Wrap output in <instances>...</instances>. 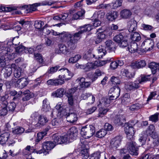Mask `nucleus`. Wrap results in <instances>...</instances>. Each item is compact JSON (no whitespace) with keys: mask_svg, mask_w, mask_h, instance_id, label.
I'll use <instances>...</instances> for the list:
<instances>
[{"mask_svg":"<svg viewBox=\"0 0 159 159\" xmlns=\"http://www.w3.org/2000/svg\"><path fill=\"white\" fill-rule=\"evenodd\" d=\"M93 29L92 25L90 24L84 25V26L80 28V30L79 32L75 33L67 34L66 35L69 37H72V42H69L68 43L70 47H71L74 49L76 47L78 41L81 37V34L85 32L90 31Z\"/></svg>","mask_w":159,"mask_h":159,"instance_id":"obj_1","label":"nucleus"},{"mask_svg":"<svg viewBox=\"0 0 159 159\" xmlns=\"http://www.w3.org/2000/svg\"><path fill=\"white\" fill-rule=\"evenodd\" d=\"M51 34L54 36H59V37L62 40L63 42H65L66 45H67L70 49H74V48H73L69 45L68 42H72L71 40H72V37H69L67 36L66 35L67 34H71V33L68 32H63L61 33L57 32L53 30H51Z\"/></svg>","mask_w":159,"mask_h":159,"instance_id":"obj_2","label":"nucleus"},{"mask_svg":"<svg viewBox=\"0 0 159 159\" xmlns=\"http://www.w3.org/2000/svg\"><path fill=\"white\" fill-rule=\"evenodd\" d=\"M95 132V128L92 125L83 127L81 130L80 134L85 139L92 137Z\"/></svg>","mask_w":159,"mask_h":159,"instance_id":"obj_3","label":"nucleus"},{"mask_svg":"<svg viewBox=\"0 0 159 159\" xmlns=\"http://www.w3.org/2000/svg\"><path fill=\"white\" fill-rule=\"evenodd\" d=\"M55 146L54 143L51 141H46L42 144L43 149L39 150H35V152L37 153L40 154L42 153H44L46 150H50Z\"/></svg>","mask_w":159,"mask_h":159,"instance_id":"obj_4","label":"nucleus"},{"mask_svg":"<svg viewBox=\"0 0 159 159\" xmlns=\"http://www.w3.org/2000/svg\"><path fill=\"white\" fill-rule=\"evenodd\" d=\"M80 146L82 149L80 153V155L82 159H87L89 156V147L87 143L84 142L83 140H81Z\"/></svg>","mask_w":159,"mask_h":159,"instance_id":"obj_5","label":"nucleus"},{"mask_svg":"<svg viewBox=\"0 0 159 159\" xmlns=\"http://www.w3.org/2000/svg\"><path fill=\"white\" fill-rule=\"evenodd\" d=\"M59 71L61 73V75H59V78L61 81H63L64 83L65 82V80H70L73 76V74L70 73L67 69L63 68L60 69Z\"/></svg>","mask_w":159,"mask_h":159,"instance_id":"obj_6","label":"nucleus"},{"mask_svg":"<svg viewBox=\"0 0 159 159\" xmlns=\"http://www.w3.org/2000/svg\"><path fill=\"white\" fill-rule=\"evenodd\" d=\"M136 145L135 142L132 141L128 142L126 145L128 152L131 155L136 156L138 154V148Z\"/></svg>","mask_w":159,"mask_h":159,"instance_id":"obj_7","label":"nucleus"},{"mask_svg":"<svg viewBox=\"0 0 159 159\" xmlns=\"http://www.w3.org/2000/svg\"><path fill=\"white\" fill-rule=\"evenodd\" d=\"M76 91V89L72 88L68 90L66 93V96L68 98L69 104L70 106L74 104L75 101L77 99V97H74L73 94Z\"/></svg>","mask_w":159,"mask_h":159,"instance_id":"obj_8","label":"nucleus"},{"mask_svg":"<svg viewBox=\"0 0 159 159\" xmlns=\"http://www.w3.org/2000/svg\"><path fill=\"white\" fill-rule=\"evenodd\" d=\"M12 82L13 83L16 87L20 89L25 87L28 84L27 79L23 77L18 79L17 80L14 79L12 80Z\"/></svg>","mask_w":159,"mask_h":159,"instance_id":"obj_9","label":"nucleus"},{"mask_svg":"<svg viewBox=\"0 0 159 159\" xmlns=\"http://www.w3.org/2000/svg\"><path fill=\"white\" fill-rule=\"evenodd\" d=\"M1 53L3 55H5L10 60L13 59L14 58V54L11 53L12 49L10 47L3 46L1 48Z\"/></svg>","mask_w":159,"mask_h":159,"instance_id":"obj_10","label":"nucleus"},{"mask_svg":"<svg viewBox=\"0 0 159 159\" xmlns=\"http://www.w3.org/2000/svg\"><path fill=\"white\" fill-rule=\"evenodd\" d=\"M10 134L6 132L2 134L0 136V143L2 144H5L8 141L9 145L14 143L15 141L13 140H11V139L10 137Z\"/></svg>","mask_w":159,"mask_h":159,"instance_id":"obj_11","label":"nucleus"},{"mask_svg":"<svg viewBox=\"0 0 159 159\" xmlns=\"http://www.w3.org/2000/svg\"><path fill=\"white\" fill-rule=\"evenodd\" d=\"M153 41L151 39H146L142 43L141 47L145 51H150L154 47Z\"/></svg>","mask_w":159,"mask_h":159,"instance_id":"obj_12","label":"nucleus"},{"mask_svg":"<svg viewBox=\"0 0 159 159\" xmlns=\"http://www.w3.org/2000/svg\"><path fill=\"white\" fill-rule=\"evenodd\" d=\"M77 65V64H76ZM78 68H80L83 69L85 71H89L93 69H96L95 63L94 62H89L87 63L85 65H80L78 66H76Z\"/></svg>","mask_w":159,"mask_h":159,"instance_id":"obj_13","label":"nucleus"},{"mask_svg":"<svg viewBox=\"0 0 159 159\" xmlns=\"http://www.w3.org/2000/svg\"><path fill=\"white\" fill-rule=\"evenodd\" d=\"M140 87L137 81L135 80L134 82H130L127 83L125 85V89L127 91L134 90Z\"/></svg>","mask_w":159,"mask_h":159,"instance_id":"obj_14","label":"nucleus"},{"mask_svg":"<svg viewBox=\"0 0 159 159\" xmlns=\"http://www.w3.org/2000/svg\"><path fill=\"white\" fill-rule=\"evenodd\" d=\"M127 125V124H125L124 130L126 134L127 139L132 140L133 139L135 131L133 127H130Z\"/></svg>","mask_w":159,"mask_h":159,"instance_id":"obj_15","label":"nucleus"},{"mask_svg":"<svg viewBox=\"0 0 159 159\" xmlns=\"http://www.w3.org/2000/svg\"><path fill=\"white\" fill-rule=\"evenodd\" d=\"M81 98L84 100H87L90 104H93L95 100V95L90 93H83L81 95Z\"/></svg>","mask_w":159,"mask_h":159,"instance_id":"obj_16","label":"nucleus"},{"mask_svg":"<svg viewBox=\"0 0 159 159\" xmlns=\"http://www.w3.org/2000/svg\"><path fill=\"white\" fill-rule=\"evenodd\" d=\"M120 89L118 86H115L111 88L109 90L110 93H112V95L110 96L112 99H116L120 95Z\"/></svg>","mask_w":159,"mask_h":159,"instance_id":"obj_17","label":"nucleus"},{"mask_svg":"<svg viewBox=\"0 0 159 159\" xmlns=\"http://www.w3.org/2000/svg\"><path fill=\"white\" fill-rule=\"evenodd\" d=\"M146 65L145 61L141 60L132 62L130 66L134 69H140L145 67Z\"/></svg>","mask_w":159,"mask_h":159,"instance_id":"obj_18","label":"nucleus"},{"mask_svg":"<svg viewBox=\"0 0 159 159\" xmlns=\"http://www.w3.org/2000/svg\"><path fill=\"white\" fill-rule=\"evenodd\" d=\"M11 67L13 68L14 77L17 78H20L23 74L22 69L17 66L15 64H12Z\"/></svg>","mask_w":159,"mask_h":159,"instance_id":"obj_19","label":"nucleus"},{"mask_svg":"<svg viewBox=\"0 0 159 159\" xmlns=\"http://www.w3.org/2000/svg\"><path fill=\"white\" fill-rule=\"evenodd\" d=\"M127 27L128 28L129 32L132 33L137 29V23L136 21L134 19L130 20L128 22Z\"/></svg>","mask_w":159,"mask_h":159,"instance_id":"obj_20","label":"nucleus"},{"mask_svg":"<svg viewBox=\"0 0 159 159\" xmlns=\"http://www.w3.org/2000/svg\"><path fill=\"white\" fill-rule=\"evenodd\" d=\"M78 134V129L75 127H71L69 129L67 133V134H68L71 140L76 139L77 136Z\"/></svg>","mask_w":159,"mask_h":159,"instance_id":"obj_21","label":"nucleus"},{"mask_svg":"<svg viewBox=\"0 0 159 159\" xmlns=\"http://www.w3.org/2000/svg\"><path fill=\"white\" fill-rule=\"evenodd\" d=\"M66 118L67 121L71 123H75L78 120L77 116L75 113H69L67 115Z\"/></svg>","mask_w":159,"mask_h":159,"instance_id":"obj_22","label":"nucleus"},{"mask_svg":"<svg viewBox=\"0 0 159 159\" xmlns=\"http://www.w3.org/2000/svg\"><path fill=\"white\" fill-rule=\"evenodd\" d=\"M121 139V137L119 136L116 137L112 139L111 142V147L115 149L117 148L120 144Z\"/></svg>","mask_w":159,"mask_h":159,"instance_id":"obj_23","label":"nucleus"},{"mask_svg":"<svg viewBox=\"0 0 159 159\" xmlns=\"http://www.w3.org/2000/svg\"><path fill=\"white\" fill-rule=\"evenodd\" d=\"M125 32H122L119 34L115 36L114 37V40L115 41L119 43L124 39L125 38H127L128 36V34H125Z\"/></svg>","mask_w":159,"mask_h":159,"instance_id":"obj_24","label":"nucleus"},{"mask_svg":"<svg viewBox=\"0 0 159 159\" xmlns=\"http://www.w3.org/2000/svg\"><path fill=\"white\" fill-rule=\"evenodd\" d=\"M7 102L6 101H4L2 102L0 108V115H6L7 112Z\"/></svg>","mask_w":159,"mask_h":159,"instance_id":"obj_25","label":"nucleus"},{"mask_svg":"<svg viewBox=\"0 0 159 159\" xmlns=\"http://www.w3.org/2000/svg\"><path fill=\"white\" fill-rule=\"evenodd\" d=\"M113 100L111 97L108 98H103L101 101L100 102V103L102 107H107L109 106V104L111 102V100Z\"/></svg>","mask_w":159,"mask_h":159,"instance_id":"obj_26","label":"nucleus"},{"mask_svg":"<svg viewBox=\"0 0 159 159\" xmlns=\"http://www.w3.org/2000/svg\"><path fill=\"white\" fill-rule=\"evenodd\" d=\"M46 134L47 133L45 131L40 132L37 134L36 139L35 140L36 149H39L38 147L37 146L38 145V143L43 139V137L46 135Z\"/></svg>","mask_w":159,"mask_h":159,"instance_id":"obj_27","label":"nucleus"},{"mask_svg":"<svg viewBox=\"0 0 159 159\" xmlns=\"http://www.w3.org/2000/svg\"><path fill=\"white\" fill-rule=\"evenodd\" d=\"M47 83L48 85L55 86L64 84L63 81H61L59 79L55 80L50 79L47 81Z\"/></svg>","mask_w":159,"mask_h":159,"instance_id":"obj_28","label":"nucleus"},{"mask_svg":"<svg viewBox=\"0 0 159 159\" xmlns=\"http://www.w3.org/2000/svg\"><path fill=\"white\" fill-rule=\"evenodd\" d=\"M107 19L110 21L115 20L118 16L117 13L116 11H112L107 13L106 15Z\"/></svg>","mask_w":159,"mask_h":159,"instance_id":"obj_29","label":"nucleus"},{"mask_svg":"<svg viewBox=\"0 0 159 159\" xmlns=\"http://www.w3.org/2000/svg\"><path fill=\"white\" fill-rule=\"evenodd\" d=\"M4 72V77L7 78L9 77L12 73V70L13 68L11 67V65L9 66H6L3 69Z\"/></svg>","mask_w":159,"mask_h":159,"instance_id":"obj_30","label":"nucleus"},{"mask_svg":"<svg viewBox=\"0 0 159 159\" xmlns=\"http://www.w3.org/2000/svg\"><path fill=\"white\" fill-rule=\"evenodd\" d=\"M111 59H109L105 60H98L95 61H94V62L96 68L98 67L103 66L105 65L106 64L110 62L111 61Z\"/></svg>","mask_w":159,"mask_h":159,"instance_id":"obj_31","label":"nucleus"},{"mask_svg":"<svg viewBox=\"0 0 159 159\" xmlns=\"http://www.w3.org/2000/svg\"><path fill=\"white\" fill-rule=\"evenodd\" d=\"M127 48L130 52L134 53L137 52L138 49V44L136 43H131L130 45L128 46Z\"/></svg>","mask_w":159,"mask_h":159,"instance_id":"obj_32","label":"nucleus"},{"mask_svg":"<svg viewBox=\"0 0 159 159\" xmlns=\"http://www.w3.org/2000/svg\"><path fill=\"white\" fill-rule=\"evenodd\" d=\"M33 151V147L28 145L23 150L22 152L24 155H28L29 157L31 158V153Z\"/></svg>","mask_w":159,"mask_h":159,"instance_id":"obj_33","label":"nucleus"},{"mask_svg":"<svg viewBox=\"0 0 159 159\" xmlns=\"http://www.w3.org/2000/svg\"><path fill=\"white\" fill-rule=\"evenodd\" d=\"M105 48L106 50L109 51V52L114 51L115 48L112 43V41L111 40H108L105 42Z\"/></svg>","mask_w":159,"mask_h":159,"instance_id":"obj_34","label":"nucleus"},{"mask_svg":"<svg viewBox=\"0 0 159 159\" xmlns=\"http://www.w3.org/2000/svg\"><path fill=\"white\" fill-rule=\"evenodd\" d=\"M65 93V90L64 89L61 88L57 89L56 91L53 92L52 95L55 97H62Z\"/></svg>","mask_w":159,"mask_h":159,"instance_id":"obj_35","label":"nucleus"},{"mask_svg":"<svg viewBox=\"0 0 159 159\" xmlns=\"http://www.w3.org/2000/svg\"><path fill=\"white\" fill-rule=\"evenodd\" d=\"M48 121L47 118L43 115H40L39 118V121L35 125L36 127H38L40 125H43Z\"/></svg>","mask_w":159,"mask_h":159,"instance_id":"obj_36","label":"nucleus"},{"mask_svg":"<svg viewBox=\"0 0 159 159\" xmlns=\"http://www.w3.org/2000/svg\"><path fill=\"white\" fill-rule=\"evenodd\" d=\"M67 46L68 47L67 45ZM67 48L66 46L64 44H59V53L66 54L70 52V49L72 50L68 47Z\"/></svg>","mask_w":159,"mask_h":159,"instance_id":"obj_37","label":"nucleus"},{"mask_svg":"<svg viewBox=\"0 0 159 159\" xmlns=\"http://www.w3.org/2000/svg\"><path fill=\"white\" fill-rule=\"evenodd\" d=\"M125 118L124 116L119 115L117 116V117L114 120V123L118 125H121L125 121Z\"/></svg>","mask_w":159,"mask_h":159,"instance_id":"obj_38","label":"nucleus"},{"mask_svg":"<svg viewBox=\"0 0 159 159\" xmlns=\"http://www.w3.org/2000/svg\"><path fill=\"white\" fill-rule=\"evenodd\" d=\"M149 67L151 70L153 74H155L158 68H159V64L154 62H152L149 64Z\"/></svg>","mask_w":159,"mask_h":159,"instance_id":"obj_39","label":"nucleus"},{"mask_svg":"<svg viewBox=\"0 0 159 159\" xmlns=\"http://www.w3.org/2000/svg\"><path fill=\"white\" fill-rule=\"evenodd\" d=\"M120 16L124 18H127L132 14L131 12L129 10L124 9L122 10L120 13Z\"/></svg>","mask_w":159,"mask_h":159,"instance_id":"obj_40","label":"nucleus"},{"mask_svg":"<svg viewBox=\"0 0 159 159\" xmlns=\"http://www.w3.org/2000/svg\"><path fill=\"white\" fill-rule=\"evenodd\" d=\"M104 73L99 69H97L94 74L93 75L92 78V81L93 82L97 79L98 77L102 75Z\"/></svg>","mask_w":159,"mask_h":159,"instance_id":"obj_41","label":"nucleus"},{"mask_svg":"<svg viewBox=\"0 0 159 159\" xmlns=\"http://www.w3.org/2000/svg\"><path fill=\"white\" fill-rule=\"evenodd\" d=\"M50 109V106L49 102L47 99H45L43 101L42 110L44 112H47Z\"/></svg>","mask_w":159,"mask_h":159,"instance_id":"obj_42","label":"nucleus"},{"mask_svg":"<svg viewBox=\"0 0 159 159\" xmlns=\"http://www.w3.org/2000/svg\"><path fill=\"white\" fill-rule=\"evenodd\" d=\"M131 39L134 41L138 42L141 39V37L139 33L135 32L131 35Z\"/></svg>","mask_w":159,"mask_h":159,"instance_id":"obj_43","label":"nucleus"},{"mask_svg":"<svg viewBox=\"0 0 159 159\" xmlns=\"http://www.w3.org/2000/svg\"><path fill=\"white\" fill-rule=\"evenodd\" d=\"M85 78H81L79 80L80 82L79 84L82 88H88L91 84V83L90 82H86L84 81Z\"/></svg>","mask_w":159,"mask_h":159,"instance_id":"obj_44","label":"nucleus"},{"mask_svg":"<svg viewBox=\"0 0 159 159\" xmlns=\"http://www.w3.org/2000/svg\"><path fill=\"white\" fill-rule=\"evenodd\" d=\"M25 130L21 127L18 126L13 129L12 133L15 134H20L23 133Z\"/></svg>","mask_w":159,"mask_h":159,"instance_id":"obj_45","label":"nucleus"},{"mask_svg":"<svg viewBox=\"0 0 159 159\" xmlns=\"http://www.w3.org/2000/svg\"><path fill=\"white\" fill-rule=\"evenodd\" d=\"M98 53L99 54L98 57L102 58L104 56L106 53L107 50L104 49V48L102 46H99L97 49Z\"/></svg>","mask_w":159,"mask_h":159,"instance_id":"obj_46","label":"nucleus"},{"mask_svg":"<svg viewBox=\"0 0 159 159\" xmlns=\"http://www.w3.org/2000/svg\"><path fill=\"white\" fill-rule=\"evenodd\" d=\"M40 3H35L32 5H30L27 9V11L28 12H30L34 11L37 10V7L40 6Z\"/></svg>","mask_w":159,"mask_h":159,"instance_id":"obj_47","label":"nucleus"},{"mask_svg":"<svg viewBox=\"0 0 159 159\" xmlns=\"http://www.w3.org/2000/svg\"><path fill=\"white\" fill-rule=\"evenodd\" d=\"M52 139L53 141V143L56 145L62 144L61 137L60 136H57L56 134H55L52 136Z\"/></svg>","mask_w":159,"mask_h":159,"instance_id":"obj_48","label":"nucleus"},{"mask_svg":"<svg viewBox=\"0 0 159 159\" xmlns=\"http://www.w3.org/2000/svg\"><path fill=\"white\" fill-rule=\"evenodd\" d=\"M85 11L84 10H81L80 11L74 14L73 16V19L74 20H77L82 16L85 13Z\"/></svg>","mask_w":159,"mask_h":159,"instance_id":"obj_49","label":"nucleus"},{"mask_svg":"<svg viewBox=\"0 0 159 159\" xmlns=\"http://www.w3.org/2000/svg\"><path fill=\"white\" fill-rule=\"evenodd\" d=\"M150 75L141 76L140 80H137L139 84H139H143L144 83H145L148 81L150 80Z\"/></svg>","mask_w":159,"mask_h":159,"instance_id":"obj_50","label":"nucleus"},{"mask_svg":"<svg viewBox=\"0 0 159 159\" xmlns=\"http://www.w3.org/2000/svg\"><path fill=\"white\" fill-rule=\"evenodd\" d=\"M62 143H68L71 142V139L70 138L68 134H67L61 136Z\"/></svg>","mask_w":159,"mask_h":159,"instance_id":"obj_51","label":"nucleus"},{"mask_svg":"<svg viewBox=\"0 0 159 159\" xmlns=\"http://www.w3.org/2000/svg\"><path fill=\"white\" fill-rule=\"evenodd\" d=\"M122 2V0H117L116 1L113 2L111 3V6H113L112 8L113 9H116L118 7H120Z\"/></svg>","mask_w":159,"mask_h":159,"instance_id":"obj_52","label":"nucleus"},{"mask_svg":"<svg viewBox=\"0 0 159 159\" xmlns=\"http://www.w3.org/2000/svg\"><path fill=\"white\" fill-rule=\"evenodd\" d=\"M143 106V105L141 104L136 103L133 104L129 107V109L130 110L133 111L138 110L142 107Z\"/></svg>","mask_w":159,"mask_h":159,"instance_id":"obj_53","label":"nucleus"},{"mask_svg":"<svg viewBox=\"0 0 159 159\" xmlns=\"http://www.w3.org/2000/svg\"><path fill=\"white\" fill-rule=\"evenodd\" d=\"M81 56L80 54H77L74 57H72L69 60V62L70 63H73L78 61L81 58Z\"/></svg>","mask_w":159,"mask_h":159,"instance_id":"obj_54","label":"nucleus"},{"mask_svg":"<svg viewBox=\"0 0 159 159\" xmlns=\"http://www.w3.org/2000/svg\"><path fill=\"white\" fill-rule=\"evenodd\" d=\"M106 35L105 34L100 33L98 34V35L95 40L96 43H100L103 39L105 38Z\"/></svg>","mask_w":159,"mask_h":159,"instance_id":"obj_55","label":"nucleus"},{"mask_svg":"<svg viewBox=\"0 0 159 159\" xmlns=\"http://www.w3.org/2000/svg\"><path fill=\"white\" fill-rule=\"evenodd\" d=\"M106 131L104 129H101L97 132L96 136L97 137L101 138L104 137L107 134Z\"/></svg>","mask_w":159,"mask_h":159,"instance_id":"obj_56","label":"nucleus"},{"mask_svg":"<svg viewBox=\"0 0 159 159\" xmlns=\"http://www.w3.org/2000/svg\"><path fill=\"white\" fill-rule=\"evenodd\" d=\"M14 40V39H13V40L10 39L7 40L5 42V44L4 46H6L7 47H10H10L12 44L17 45L19 43H15Z\"/></svg>","mask_w":159,"mask_h":159,"instance_id":"obj_57","label":"nucleus"},{"mask_svg":"<svg viewBox=\"0 0 159 159\" xmlns=\"http://www.w3.org/2000/svg\"><path fill=\"white\" fill-rule=\"evenodd\" d=\"M61 21L65 20H70L71 18V16L70 14H68L67 13H64L60 15Z\"/></svg>","mask_w":159,"mask_h":159,"instance_id":"obj_58","label":"nucleus"},{"mask_svg":"<svg viewBox=\"0 0 159 159\" xmlns=\"http://www.w3.org/2000/svg\"><path fill=\"white\" fill-rule=\"evenodd\" d=\"M108 110V109H105L102 107H100L99 110L98 116L100 117H103L104 115L107 113Z\"/></svg>","mask_w":159,"mask_h":159,"instance_id":"obj_59","label":"nucleus"},{"mask_svg":"<svg viewBox=\"0 0 159 159\" xmlns=\"http://www.w3.org/2000/svg\"><path fill=\"white\" fill-rule=\"evenodd\" d=\"M147 137V135L144 133H142L139 135V141L142 143H144L146 141Z\"/></svg>","mask_w":159,"mask_h":159,"instance_id":"obj_60","label":"nucleus"},{"mask_svg":"<svg viewBox=\"0 0 159 159\" xmlns=\"http://www.w3.org/2000/svg\"><path fill=\"white\" fill-rule=\"evenodd\" d=\"M16 107V105L14 102H11L7 105V108H8V111L12 112L15 109Z\"/></svg>","mask_w":159,"mask_h":159,"instance_id":"obj_61","label":"nucleus"},{"mask_svg":"<svg viewBox=\"0 0 159 159\" xmlns=\"http://www.w3.org/2000/svg\"><path fill=\"white\" fill-rule=\"evenodd\" d=\"M158 113H156L151 116L149 117V120L153 122H156L158 120Z\"/></svg>","mask_w":159,"mask_h":159,"instance_id":"obj_62","label":"nucleus"},{"mask_svg":"<svg viewBox=\"0 0 159 159\" xmlns=\"http://www.w3.org/2000/svg\"><path fill=\"white\" fill-rule=\"evenodd\" d=\"M44 24V22L43 21L41 20H37L35 21L34 25L36 28L39 29Z\"/></svg>","mask_w":159,"mask_h":159,"instance_id":"obj_63","label":"nucleus"},{"mask_svg":"<svg viewBox=\"0 0 159 159\" xmlns=\"http://www.w3.org/2000/svg\"><path fill=\"white\" fill-rule=\"evenodd\" d=\"M100 157V152H97L91 154L89 159H99Z\"/></svg>","mask_w":159,"mask_h":159,"instance_id":"obj_64","label":"nucleus"}]
</instances>
